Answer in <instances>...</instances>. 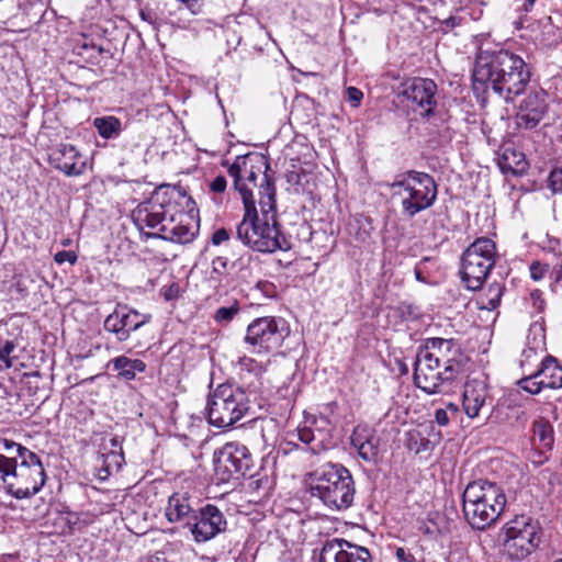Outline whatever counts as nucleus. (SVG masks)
<instances>
[{"instance_id": "obj_1", "label": "nucleus", "mask_w": 562, "mask_h": 562, "mask_svg": "<svg viewBox=\"0 0 562 562\" xmlns=\"http://www.w3.org/2000/svg\"><path fill=\"white\" fill-rule=\"evenodd\" d=\"M530 70L525 60L508 50H482L473 68V90H492L505 102H513L525 92L530 82Z\"/></svg>"}, {"instance_id": "obj_2", "label": "nucleus", "mask_w": 562, "mask_h": 562, "mask_svg": "<svg viewBox=\"0 0 562 562\" xmlns=\"http://www.w3.org/2000/svg\"><path fill=\"white\" fill-rule=\"evenodd\" d=\"M463 360L461 347L453 339H427L414 362L416 385L427 394L442 392L461 373Z\"/></svg>"}, {"instance_id": "obj_3", "label": "nucleus", "mask_w": 562, "mask_h": 562, "mask_svg": "<svg viewBox=\"0 0 562 562\" xmlns=\"http://www.w3.org/2000/svg\"><path fill=\"white\" fill-rule=\"evenodd\" d=\"M392 103L411 121L429 119L437 108V83L429 78L392 76L389 80Z\"/></svg>"}, {"instance_id": "obj_4", "label": "nucleus", "mask_w": 562, "mask_h": 562, "mask_svg": "<svg viewBox=\"0 0 562 562\" xmlns=\"http://www.w3.org/2000/svg\"><path fill=\"white\" fill-rule=\"evenodd\" d=\"M308 488L326 507L341 510L351 506L356 493L350 471L339 463H325L308 474Z\"/></svg>"}, {"instance_id": "obj_5", "label": "nucleus", "mask_w": 562, "mask_h": 562, "mask_svg": "<svg viewBox=\"0 0 562 562\" xmlns=\"http://www.w3.org/2000/svg\"><path fill=\"white\" fill-rule=\"evenodd\" d=\"M389 191L392 204L401 207L403 216L409 220L429 209L438 194L434 178L414 170L396 176L394 181L389 183Z\"/></svg>"}, {"instance_id": "obj_6", "label": "nucleus", "mask_w": 562, "mask_h": 562, "mask_svg": "<svg viewBox=\"0 0 562 562\" xmlns=\"http://www.w3.org/2000/svg\"><path fill=\"white\" fill-rule=\"evenodd\" d=\"M179 191L169 184L158 187L149 199L139 203L132 212V220L139 232L151 229L153 233H162L164 226L169 225L172 216H184L180 210Z\"/></svg>"}, {"instance_id": "obj_7", "label": "nucleus", "mask_w": 562, "mask_h": 562, "mask_svg": "<svg viewBox=\"0 0 562 562\" xmlns=\"http://www.w3.org/2000/svg\"><path fill=\"white\" fill-rule=\"evenodd\" d=\"M245 214L236 227L237 238L247 247L259 252L289 250L290 240L280 231V225L262 220L257 213L255 203L244 204Z\"/></svg>"}, {"instance_id": "obj_8", "label": "nucleus", "mask_w": 562, "mask_h": 562, "mask_svg": "<svg viewBox=\"0 0 562 562\" xmlns=\"http://www.w3.org/2000/svg\"><path fill=\"white\" fill-rule=\"evenodd\" d=\"M506 505L503 490L495 483L477 480L468 484L463 493V510L468 519L479 518L488 527L502 514ZM470 527H480L475 521H469Z\"/></svg>"}, {"instance_id": "obj_9", "label": "nucleus", "mask_w": 562, "mask_h": 562, "mask_svg": "<svg viewBox=\"0 0 562 562\" xmlns=\"http://www.w3.org/2000/svg\"><path fill=\"white\" fill-rule=\"evenodd\" d=\"M245 390L232 384H220L207 397V422L217 428H227L240 420L249 411Z\"/></svg>"}, {"instance_id": "obj_10", "label": "nucleus", "mask_w": 562, "mask_h": 562, "mask_svg": "<svg viewBox=\"0 0 562 562\" xmlns=\"http://www.w3.org/2000/svg\"><path fill=\"white\" fill-rule=\"evenodd\" d=\"M44 467L36 453L23 446L18 447L15 469L12 470L7 491L16 498L35 495L45 483Z\"/></svg>"}, {"instance_id": "obj_11", "label": "nucleus", "mask_w": 562, "mask_h": 562, "mask_svg": "<svg viewBox=\"0 0 562 562\" xmlns=\"http://www.w3.org/2000/svg\"><path fill=\"white\" fill-rule=\"evenodd\" d=\"M495 243L487 237L477 238L465 249L461 258L460 273L462 282L469 290L475 291L482 288L495 265Z\"/></svg>"}, {"instance_id": "obj_12", "label": "nucleus", "mask_w": 562, "mask_h": 562, "mask_svg": "<svg viewBox=\"0 0 562 562\" xmlns=\"http://www.w3.org/2000/svg\"><path fill=\"white\" fill-rule=\"evenodd\" d=\"M288 333L286 322L282 317H258L248 324L244 342L251 353L268 355L282 346Z\"/></svg>"}, {"instance_id": "obj_13", "label": "nucleus", "mask_w": 562, "mask_h": 562, "mask_svg": "<svg viewBox=\"0 0 562 562\" xmlns=\"http://www.w3.org/2000/svg\"><path fill=\"white\" fill-rule=\"evenodd\" d=\"M251 465V454L244 445L228 442L214 452V471L222 482L245 476Z\"/></svg>"}, {"instance_id": "obj_14", "label": "nucleus", "mask_w": 562, "mask_h": 562, "mask_svg": "<svg viewBox=\"0 0 562 562\" xmlns=\"http://www.w3.org/2000/svg\"><path fill=\"white\" fill-rule=\"evenodd\" d=\"M151 321L150 314H144L126 304H117L103 322V329L116 342L132 340L133 335Z\"/></svg>"}, {"instance_id": "obj_15", "label": "nucleus", "mask_w": 562, "mask_h": 562, "mask_svg": "<svg viewBox=\"0 0 562 562\" xmlns=\"http://www.w3.org/2000/svg\"><path fill=\"white\" fill-rule=\"evenodd\" d=\"M266 165L265 158L258 155L238 156L236 160L228 167V175L234 180V188L241 195L244 204L251 206L255 203L251 189L248 183L256 187V181L262 172V167Z\"/></svg>"}, {"instance_id": "obj_16", "label": "nucleus", "mask_w": 562, "mask_h": 562, "mask_svg": "<svg viewBox=\"0 0 562 562\" xmlns=\"http://www.w3.org/2000/svg\"><path fill=\"white\" fill-rule=\"evenodd\" d=\"M541 529H501L497 541L501 553L509 560L528 557L541 540Z\"/></svg>"}, {"instance_id": "obj_17", "label": "nucleus", "mask_w": 562, "mask_h": 562, "mask_svg": "<svg viewBox=\"0 0 562 562\" xmlns=\"http://www.w3.org/2000/svg\"><path fill=\"white\" fill-rule=\"evenodd\" d=\"M547 94L542 90H531L521 101L516 114L517 126L532 130L539 125L548 113Z\"/></svg>"}, {"instance_id": "obj_18", "label": "nucleus", "mask_w": 562, "mask_h": 562, "mask_svg": "<svg viewBox=\"0 0 562 562\" xmlns=\"http://www.w3.org/2000/svg\"><path fill=\"white\" fill-rule=\"evenodd\" d=\"M318 562H371L364 547L356 546L344 539H333L324 543Z\"/></svg>"}, {"instance_id": "obj_19", "label": "nucleus", "mask_w": 562, "mask_h": 562, "mask_svg": "<svg viewBox=\"0 0 562 562\" xmlns=\"http://www.w3.org/2000/svg\"><path fill=\"white\" fill-rule=\"evenodd\" d=\"M49 164L66 176H79L86 170V159L71 144H59L48 156Z\"/></svg>"}, {"instance_id": "obj_20", "label": "nucleus", "mask_w": 562, "mask_h": 562, "mask_svg": "<svg viewBox=\"0 0 562 562\" xmlns=\"http://www.w3.org/2000/svg\"><path fill=\"white\" fill-rule=\"evenodd\" d=\"M166 517L171 524H182V527H199L198 513L191 507L187 493H175L169 497Z\"/></svg>"}, {"instance_id": "obj_21", "label": "nucleus", "mask_w": 562, "mask_h": 562, "mask_svg": "<svg viewBox=\"0 0 562 562\" xmlns=\"http://www.w3.org/2000/svg\"><path fill=\"white\" fill-rule=\"evenodd\" d=\"M487 398V385L481 380H470L464 384L463 409L468 417L474 418L480 414Z\"/></svg>"}, {"instance_id": "obj_22", "label": "nucleus", "mask_w": 562, "mask_h": 562, "mask_svg": "<svg viewBox=\"0 0 562 562\" xmlns=\"http://www.w3.org/2000/svg\"><path fill=\"white\" fill-rule=\"evenodd\" d=\"M531 440L532 445L540 450V459L533 462L541 464L547 459L543 453L550 451L554 443V431L549 420L540 417L533 422Z\"/></svg>"}, {"instance_id": "obj_23", "label": "nucleus", "mask_w": 562, "mask_h": 562, "mask_svg": "<svg viewBox=\"0 0 562 562\" xmlns=\"http://www.w3.org/2000/svg\"><path fill=\"white\" fill-rule=\"evenodd\" d=\"M178 217L180 216H172L169 225L164 226L162 233H147L146 237L161 238L179 244L190 243L194 237V233L187 225H183L181 221H178Z\"/></svg>"}, {"instance_id": "obj_24", "label": "nucleus", "mask_w": 562, "mask_h": 562, "mask_svg": "<svg viewBox=\"0 0 562 562\" xmlns=\"http://www.w3.org/2000/svg\"><path fill=\"white\" fill-rule=\"evenodd\" d=\"M178 217L180 216H172L169 225L164 226L162 233H147L146 237L161 238L179 244L190 243L194 237V233L187 225H183L181 221H178Z\"/></svg>"}, {"instance_id": "obj_25", "label": "nucleus", "mask_w": 562, "mask_h": 562, "mask_svg": "<svg viewBox=\"0 0 562 562\" xmlns=\"http://www.w3.org/2000/svg\"><path fill=\"white\" fill-rule=\"evenodd\" d=\"M536 376L539 378L540 384L544 389L562 387V367L551 356H546L541 360V367L536 371Z\"/></svg>"}, {"instance_id": "obj_26", "label": "nucleus", "mask_w": 562, "mask_h": 562, "mask_svg": "<svg viewBox=\"0 0 562 562\" xmlns=\"http://www.w3.org/2000/svg\"><path fill=\"white\" fill-rule=\"evenodd\" d=\"M109 367L117 372L119 378L132 381L136 378V373L146 370V363L140 359H131L126 356H119L110 360Z\"/></svg>"}, {"instance_id": "obj_27", "label": "nucleus", "mask_w": 562, "mask_h": 562, "mask_svg": "<svg viewBox=\"0 0 562 562\" xmlns=\"http://www.w3.org/2000/svg\"><path fill=\"white\" fill-rule=\"evenodd\" d=\"M20 443L14 442L0 437V484L7 490L12 474V470L15 469V456H5L3 451H15L18 453V447Z\"/></svg>"}, {"instance_id": "obj_28", "label": "nucleus", "mask_w": 562, "mask_h": 562, "mask_svg": "<svg viewBox=\"0 0 562 562\" xmlns=\"http://www.w3.org/2000/svg\"><path fill=\"white\" fill-rule=\"evenodd\" d=\"M274 484L276 476L273 468H261L258 472L250 475L248 487L261 498L270 494Z\"/></svg>"}, {"instance_id": "obj_29", "label": "nucleus", "mask_w": 562, "mask_h": 562, "mask_svg": "<svg viewBox=\"0 0 562 562\" xmlns=\"http://www.w3.org/2000/svg\"><path fill=\"white\" fill-rule=\"evenodd\" d=\"M265 187L260 191V215L259 217L262 220H267L268 222H272L276 225H279L277 221V211H276V189L272 183L265 176Z\"/></svg>"}, {"instance_id": "obj_30", "label": "nucleus", "mask_w": 562, "mask_h": 562, "mask_svg": "<svg viewBox=\"0 0 562 562\" xmlns=\"http://www.w3.org/2000/svg\"><path fill=\"white\" fill-rule=\"evenodd\" d=\"M92 125L104 139L117 138L123 131L121 120L113 115L94 117Z\"/></svg>"}, {"instance_id": "obj_31", "label": "nucleus", "mask_w": 562, "mask_h": 562, "mask_svg": "<svg viewBox=\"0 0 562 562\" xmlns=\"http://www.w3.org/2000/svg\"><path fill=\"white\" fill-rule=\"evenodd\" d=\"M498 165L504 172L517 173L524 170L526 161L522 153L507 147L501 154Z\"/></svg>"}, {"instance_id": "obj_32", "label": "nucleus", "mask_w": 562, "mask_h": 562, "mask_svg": "<svg viewBox=\"0 0 562 562\" xmlns=\"http://www.w3.org/2000/svg\"><path fill=\"white\" fill-rule=\"evenodd\" d=\"M198 513L199 526L221 527L226 524L224 514L213 504H206Z\"/></svg>"}, {"instance_id": "obj_33", "label": "nucleus", "mask_w": 562, "mask_h": 562, "mask_svg": "<svg viewBox=\"0 0 562 562\" xmlns=\"http://www.w3.org/2000/svg\"><path fill=\"white\" fill-rule=\"evenodd\" d=\"M240 313V304L237 300H232L228 305L220 306L213 315V319L218 326L229 325Z\"/></svg>"}, {"instance_id": "obj_34", "label": "nucleus", "mask_w": 562, "mask_h": 562, "mask_svg": "<svg viewBox=\"0 0 562 562\" xmlns=\"http://www.w3.org/2000/svg\"><path fill=\"white\" fill-rule=\"evenodd\" d=\"M20 347L19 340L15 339H0V362L3 363L5 369L13 367V361L19 358L18 349Z\"/></svg>"}, {"instance_id": "obj_35", "label": "nucleus", "mask_w": 562, "mask_h": 562, "mask_svg": "<svg viewBox=\"0 0 562 562\" xmlns=\"http://www.w3.org/2000/svg\"><path fill=\"white\" fill-rule=\"evenodd\" d=\"M430 441L417 429H409L405 432V447L418 454L429 449Z\"/></svg>"}, {"instance_id": "obj_36", "label": "nucleus", "mask_w": 562, "mask_h": 562, "mask_svg": "<svg viewBox=\"0 0 562 562\" xmlns=\"http://www.w3.org/2000/svg\"><path fill=\"white\" fill-rule=\"evenodd\" d=\"M502 294L503 290L498 283L491 284L480 297V307L487 311L495 310L501 303Z\"/></svg>"}, {"instance_id": "obj_37", "label": "nucleus", "mask_w": 562, "mask_h": 562, "mask_svg": "<svg viewBox=\"0 0 562 562\" xmlns=\"http://www.w3.org/2000/svg\"><path fill=\"white\" fill-rule=\"evenodd\" d=\"M411 405L409 395L407 392L400 393L397 396L393 397V406L391 409H394V418L395 422L404 425L407 422L408 408Z\"/></svg>"}, {"instance_id": "obj_38", "label": "nucleus", "mask_w": 562, "mask_h": 562, "mask_svg": "<svg viewBox=\"0 0 562 562\" xmlns=\"http://www.w3.org/2000/svg\"><path fill=\"white\" fill-rule=\"evenodd\" d=\"M357 441L358 439H356L353 442L355 446L358 447L359 456L367 461H376L379 456V448L373 439H368L359 443Z\"/></svg>"}, {"instance_id": "obj_39", "label": "nucleus", "mask_w": 562, "mask_h": 562, "mask_svg": "<svg viewBox=\"0 0 562 562\" xmlns=\"http://www.w3.org/2000/svg\"><path fill=\"white\" fill-rule=\"evenodd\" d=\"M517 384L520 389L533 395L540 393L544 389V386L540 384L539 378L536 376V372L521 378L518 380Z\"/></svg>"}, {"instance_id": "obj_40", "label": "nucleus", "mask_w": 562, "mask_h": 562, "mask_svg": "<svg viewBox=\"0 0 562 562\" xmlns=\"http://www.w3.org/2000/svg\"><path fill=\"white\" fill-rule=\"evenodd\" d=\"M538 351L543 352V337L540 340L533 338L532 345L528 341V347L522 350L520 366L524 368L526 363L529 364L538 356Z\"/></svg>"}, {"instance_id": "obj_41", "label": "nucleus", "mask_w": 562, "mask_h": 562, "mask_svg": "<svg viewBox=\"0 0 562 562\" xmlns=\"http://www.w3.org/2000/svg\"><path fill=\"white\" fill-rule=\"evenodd\" d=\"M548 188L552 194H562V167H555L550 171Z\"/></svg>"}, {"instance_id": "obj_42", "label": "nucleus", "mask_w": 562, "mask_h": 562, "mask_svg": "<svg viewBox=\"0 0 562 562\" xmlns=\"http://www.w3.org/2000/svg\"><path fill=\"white\" fill-rule=\"evenodd\" d=\"M223 529H191L193 539L196 542H204L214 538Z\"/></svg>"}, {"instance_id": "obj_43", "label": "nucleus", "mask_w": 562, "mask_h": 562, "mask_svg": "<svg viewBox=\"0 0 562 562\" xmlns=\"http://www.w3.org/2000/svg\"><path fill=\"white\" fill-rule=\"evenodd\" d=\"M213 273L218 276V279L228 273V259L225 257H216L212 261Z\"/></svg>"}, {"instance_id": "obj_44", "label": "nucleus", "mask_w": 562, "mask_h": 562, "mask_svg": "<svg viewBox=\"0 0 562 562\" xmlns=\"http://www.w3.org/2000/svg\"><path fill=\"white\" fill-rule=\"evenodd\" d=\"M140 19L153 26L154 30L159 29V22L156 13L150 9H140L139 11Z\"/></svg>"}, {"instance_id": "obj_45", "label": "nucleus", "mask_w": 562, "mask_h": 562, "mask_svg": "<svg viewBox=\"0 0 562 562\" xmlns=\"http://www.w3.org/2000/svg\"><path fill=\"white\" fill-rule=\"evenodd\" d=\"M347 99L349 101V103L353 106V108H357L360 105L361 103V100L363 98V93L361 90H359L358 88L356 87H348L347 90Z\"/></svg>"}, {"instance_id": "obj_46", "label": "nucleus", "mask_w": 562, "mask_h": 562, "mask_svg": "<svg viewBox=\"0 0 562 562\" xmlns=\"http://www.w3.org/2000/svg\"><path fill=\"white\" fill-rule=\"evenodd\" d=\"M54 259L59 265L65 263V262H69L70 265H74L77 261V256L74 251L61 250L55 255Z\"/></svg>"}, {"instance_id": "obj_47", "label": "nucleus", "mask_w": 562, "mask_h": 562, "mask_svg": "<svg viewBox=\"0 0 562 562\" xmlns=\"http://www.w3.org/2000/svg\"><path fill=\"white\" fill-rule=\"evenodd\" d=\"M227 181L224 176H217L210 183V190L214 193H223L226 190Z\"/></svg>"}, {"instance_id": "obj_48", "label": "nucleus", "mask_w": 562, "mask_h": 562, "mask_svg": "<svg viewBox=\"0 0 562 562\" xmlns=\"http://www.w3.org/2000/svg\"><path fill=\"white\" fill-rule=\"evenodd\" d=\"M450 417L451 415L448 413V409L437 408L435 411V420L441 427H445L449 424Z\"/></svg>"}, {"instance_id": "obj_49", "label": "nucleus", "mask_w": 562, "mask_h": 562, "mask_svg": "<svg viewBox=\"0 0 562 562\" xmlns=\"http://www.w3.org/2000/svg\"><path fill=\"white\" fill-rule=\"evenodd\" d=\"M297 437L302 442L306 445H310L315 440L314 434L310 428L299 429Z\"/></svg>"}, {"instance_id": "obj_50", "label": "nucleus", "mask_w": 562, "mask_h": 562, "mask_svg": "<svg viewBox=\"0 0 562 562\" xmlns=\"http://www.w3.org/2000/svg\"><path fill=\"white\" fill-rule=\"evenodd\" d=\"M228 238H229V233H228V231H227V229H225V228H220V229H217V231L213 234V236H212V243H213L214 245H220V244H222V243H224V241L228 240Z\"/></svg>"}, {"instance_id": "obj_51", "label": "nucleus", "mask_w": 562, "mask_h": 562, "mask_svg": "<svg viewBox=\"0 0 562 562\" xmlns=\"http://www.w3.org/2000/svg\"><path fill=\"white\" fill-rule=\"evenodd\" d=\"M396 559L398 562H415V558L403 548L396 549Z\"/></svg>"}, {"instance_id": "obj_52", "label": "nucleus", "mask_w": 562, "mask_h": 562, "mask_svg": "<svg viewBox=\"0 0 562 562\" xmlns=\"http://www.w3.org/2000/svg\"><path fill=\"white\" fill-rule=\"evenodd\" d=\"M286 181L294 186H300L302 180V175L297 171H288L285 175Z\"/></svg>"}, {"instance_id": "obj_53", "label": "nucleus", "mask_w": 562, "mask_h": 562, "mask_svg": "<svg viewBox=\"0 0 562 562\" xmlns=\"http://www.w3.org/2000/svg\"><path fill=\"white\" fill-rule=\"evenodd\" d=\"M258 288H260L267 296L271 297L274 294V286L269 282H259Z\"/></svg>"}, {"instance_id": "obj_54", "label": "nucleus", "mask_w": 562, "mask_h": 562, "mask_svg": "<svg viewBox=\"0 0 562 562\" xmlns=\"http://www.w3.org/2000/svg\"><path fill=\"white\" fill-rule=\"evenodd\" d=\"M138 562H169L167 559L156 555L143 557Z\"/></svg>"}, {"instance_id": "obj_55", "label": "nucleus", "mask_w": 562, "mask_h": 562, "mask_svg": "<svg viewBox=\"0 0 562 562\" xmlns=\"http://www.w3.org/2000/svg\"><path fill=\"white\" fill-rule=\"evenodd\" d=\"M395 364L401 374H406L408 372V367L400 359H395Z\"/></svg>"}, {"instance_id": "obj_56", "label": "nucleus", "mask_w": 562, "mask_h": 562, "mask_svg": "<svg viewBox=\"0 0 562 562\" xmlns=\"http://www.w3.org/2000/svg\"><path fill=\"white\" fill-rule=\"evenodd\" d=\"M445 409H448V413L452 416V417H456L458 412H459V408L456 404L453 403H449L447 404L446 408Z\"/></svg>"}, {"instance_id": "obj_57", "label": "nucleus", "mask_w": 562, "mask_h": 562, "mask_svg": "<svg viewBox=\"0 0 562 562\" xmlns=\"http://www.w3.org/2000/svg\"><path fill=\"white\" fill-rule=\"evenodd\" d=\"M539 265L532 263L530 267L531 277L533 280H539L541 274L538 273Z\"/></svg>"}, {"instance_id": "obj_58", "label": "nucleus", "mask_w": 562, "mask_h": 562, "mask_svg": "<svg viewBox=\"0 0 562 562\" xmlns=\"http://www.w3.org/2000/svg\"><path fill=\"white\" fill-rule=\"evenodd\" d=\"M413 271L418 281L425 282V278L423 277L422 271L418 268H414Z\"/></svg>"}, {"instance_id": "obj_59", "label": "nucleus", "mask_w": 562, "mask_h": 562, "mask_svg": "<svg viewBox=\"0 0 562 562\" xmlns=\"http://www.w3.org/2000/svg\"><path fill=\"white\" fill-rule=\"evenodd\" d=\"M526 1H527V4H525V10L529 11V10H531V8L533 7V4L536 3L537 0H526Z\"/></svg>"}, {"instance_id": "obj_60", "label": "nucleus", "mask_w": 562, "mask_h": 562, "mask_svg": "<svg viewBox=\"0 0 562 562\" xmlns=\"http://www.w3.org/2000/svg\"><path fill=\"white\" fill-rule=\"evenodd\" d=\"M555 281L557 282H562V266L560 267V269L555 272Z\"/></svg>"}, {"instance_id": "obj_61", "label": "nucleus", "mask_w": 562, "mask_h": 562, "mask_svg": "<svg viewBox=\"0 0 562 562\" xmlns=\"http://www.w3.org/2000/svg\"><path fill=\"white\" fill-rule=\"evenodd\" d=\"M255 364V361L252 359H249V358H244L243 359V364L244 366H247V364Z\"/></svg>"}, {"instance_id": "obj_62", "label": "nucleus", "mask_w": 562, "mask_h": 562, "mask_svg": "<svg viewBox=\"0 0 562 562\" xmlns=\"http://www.w3.org/2000/svg\"><path fill=\"white\" fill-rule=\"evenodd\" d=\"M412 272V268H411V265H406V274H411Z\"/></svg>"}, {"instance_id": "obj_63", "label": "nucleus", "mask_w": 562, "mask_h": 562, "mask_svg": "<svg viewBox=\"0 0 562 562\" xmlns=\"http://www.w3.org/2000/svg\"><path fill=\"white\" fill-rule=\"evenodd\" d=\"M8 557H9V558H11V559H15V558H18V553H14V554H8Z\"/></svg>"}, {"instance_id": "obj_64", "label": "nucleus", "mask_w": 562, "mask_h": 562, "mask_svg": "<svg viewBox=\"0 0 562 562\" xmlns=\"http://www.w3.org/2000/svg\"><path fill=\"white\" fill-rule=\"evenodd\" d=\"M554 562H562V559L555 560Z\"/></svg>"}]
</instances>
